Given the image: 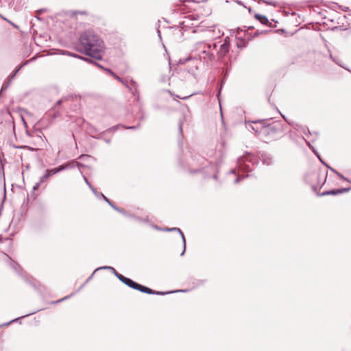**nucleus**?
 I'll list each match as a JSON object with an SVG mask.
<instances>
[{
  "label": "nucleus",
  "mask_w": 351,
  "mask_h": 351,
  "mask_svg": "<svg viewBox=\"0 0 351 351\" xmlns=\"http://www.w3.org/2000/svg\"><path fill=\"white\" fill-rule=\"evenodd\" d=\"M69 167V165H62L58 167L59 171H62Z\"/></svg>",
  "instance_id": "obj_20"
},
{
  "label": "nucleus",
  "mask_w": 351,
  "mask_h": 351,
  "mask_svg": "<svg viewBox=\"0 0 351 351\" xmlns=\"http://www.w3.org/2000/svg\"><path fill=\"white\" fill-rule=\"evenodd\" d=\"M84 180L85 181V182L86 183V184L89 186V188L91 189V191L95 194L97 195V192H96V190L92 186V185L90 184V183L88 182V179L86 178V177L84 176Z\"/></svg>",
  "instance_id": "obj_16"
},
{
  "label": "nucleus",
  "mask_w": 351,
  "mask_h": 351,
  "mask_svg": "<svg viewBox=\"0 0 351 351\" xmlns=\"http://www.w3.org/2000/svg\"><path fill=\"white\" fill-rule=\"evenodd\" d=\"M49 178V176L45 173L43 176L40 178L39 182L36 183L35 185L33 186V190L36 191L40 186V185Z\"/></svg>",
  "instance_id": "obj_10"
},
{
  "label": "nucleus",
  "mask_w": 351,
  "mask_h": 351,
  "mask_svg": "<svg viewBox=\"0 0 351 351\" xmlns=\"http://www.w3.org/2000/svg\"><path fill=\"white\" fill-rule=\"evenodd\" d=\"M230 49V43L226 39H225L224 43L221 45L219 51H217V56L219 59L223 58L229 51Z\"/></svg>",
  "instance_id": "obj_5"
},
{
  "label": "nucleus",
  "mask_w": 351,
  "mask_h": 351,
  "mask_svg": "<svg viewBox=\"0 0 351 351\" xmlns=\"http://www.w3.org/2000/svg\"><path fill=\"white\" fill-rule=\"evenodd\" d=\"M350 189L351 188H348V189L343 188V189H341L331 190V191L324 192L322 194V195H338V194H341V193H345V192H348V191H349L350 190Z\"/></svg>",
  "instance_id": "obj_8"
},
{
  "label": "nucleus",
  "mask_w": 351,
  "mask_h": 351,
  "mask_svg": "<svg viewBox=\"0 0 351 351\" xmlns=\"http://www.w3.org/2000/svg\"><path fill=\"white\" fill-rule=\"evenodd\" d=\"M108 204L113 208L115 206L110 201Z\"/></svg>",
  "instance_id": "obj_34"
},
{
  "label": "nucleus",
  "mask_w": 351,
  "mask_h": 351,
  "mask_svg": "<svg viewBox=\"0 0 351 351\" xmlns=\"http://www.w3.org/2000/svg\"><path fill=\"white\" fill-rule=\"evenodd\" d=\"M213 28L215 27H210L208 29H205L202 32L201 38L204 39V41H208L213 40L215 38H219L220 36V31L218 30L217 33H215V31Z\"/></svg>",
  "instance_id": "obj_4"
},
{
  "label": "nucleus",
  "mask_w": 351,
  "mask_h": 351,
  "mask_svg": "<svg viewBox=\"0 0 351 351\" xmlns=\"http://www.w3.org/2000/svg\"><path fill=\"white\" fill-rule=\"evenodd\" d=\"M179 129L181 132H182V124L181 123H180V125H179Z\"/></svg>",
  "instance_id": "obj_40"
},
{
  "label": "nucleus",
  "mask_w": 351,
  "mask_h": 351,
  "mask_svg": "<svg viewBox=\"0 0 351 351\" xmlns=\"http://www.w3.org/2000/svg\"><path fill=\"white\" fill-rule=\"evenodd\" d=\"M117 211H118V212H119V213H121L125 214V211H124V210H123V209H122V208H119Z\"/></svg>",
  "instance_id": "obj_31"
},
{
  "label": "nucleus",
  "mask_w": 351,
  "mask_h": 351,
  "mask_svg": "<svg viewBox=\"0 0 351 351\" xmlns=\"http://www.w3.org/2000/svg\"><path fill=\"white\" fill-rule=\"evenodd\" d=\"M192 95H193V94H191V95H189L188 96H184V97H180L179 95H176V97H178V98H180L181 99L186 100V99H187L188 98H189Z\"/></svg>",
  "instance_id": "obj_21"
},
{
  "label": "nucleus",
  "mask_w": 351,
  "mask_h": 351,
  "mask_svg": "<svg viewBox=\"0 0 351 351\" xmlns=\"http://www.w3.org/2000/svg\"><path fill=\"white\" fill-rule=\"evenodd\" d=\"M51 171H52V173H54V174H56V173H57L60 172V171H59V168H58V167H57V168H54V169H51Z\"/></svg>",
  "instance_id": "obj_24"
},
{
  "label": "nucleus",
  "mask_w": 351,
  "mask_h": 351,
  "mask_svg": "<svg viewBox=\"0 0 351 351\" xmlns=\"http://www.w3.org/2000/svg\"><path fill=\"white\" fill-rule=\"evenodd\" d=\"M256 19H257L262 24L266 25L268 23L269 21L265 16L256 14L255 15Z\"/></svg>",
  "instance_id": "obj_11"
},
{
  "label": "nucleus",
  "mask_w": 351,
  "mask_h": 351,
  "mask_svg": "<svg viewBox=\"0 0 351 351\" xmlns=\"http://www.w3.org/2000/svg\"><path fill=\"white\" fill-rule=\"evenodd\" d=\"M61 102H62V99L58 100V101H57V104H60Z\"/></svg>",
  "instance_id": "obj_43"
},
{
  "label": "nucleus",
  "mask_w": 351,
  "mask_h": 351,
  "mask_svg": "<svg viewBox=\"0 0 351 351\" xmlns=\"http://www.w3.org/2000/svg\"><path fill=\"white\" fill-rule=\"evenodd\" d=\"M263 162L265 165H269L272 163V158L269 156H263Z\"/></svg>",
  "instance_id": "obj_12"
},
{
  "label": "nucleus",
  "mask_w": 351,
  "mask_h": 351,
  "mask_svg": "<svg viewBox=\"0 0 351 351\" xmlns=\"http://www.w3.org/2000/svg\"><path fill=\"white\" fill-rule=\"evenodd\" d=\"M109 73H110V75H112V76H114L118 81H119L120 82L123 83V84H125L124 81L120 77H119L118 75H117L114 73H113L112 71H110V69H107L106 70Z\"/></svg>",
  "instance_id": "obj_15"
},
{
  "label": "nucleus",
  "mask_w": 351,
  "mask_h": 351,
  "mask_svg": "<svg viewBox=\"0 0 351 351\" xmlns=\"http://www.w3.org/2000/svg\"><path fill=\"white\" fill-rule=\"evenodd\" d=\"M23 66V65H21L20 66L19 68H17L14 73L12 75V76L10 77V82L12 81V80L15 77V75H16V73L21 70V69Z\"/></svg>",
  "instance_id": "obj_18"
},
{
  "label": "nucleus",
  "mask_w": 351,
  "mask_h": 351,
  "mask_svg": "<svg viewBox=\"0 0 351 351\" xmlns=\"http://www.w3.org/2000/svg\"><path fill=\"white\" fill-rule=\"evenodd\" d=\"M118 208H118V207H117V206H114V210H118Z\"/></svg>",
  "instance_id": "obj_45"
},
{
  "label": "nucleus",
  "mask_w": 351,
  "mask_h": 351,
  "mask_svg": "<svg viewBox=\"0 0 351 351\" xmlns=\"http://www.w3.org/2000/svg\"><path fill=\"white\" fill-rule=\"evenodd\" d=\"M51 171H52V173H54V174H56V173H57L60 172V171H59V168H58V167H57V168H54V169H51Z\"/></svg>",
  "instance_id": "obj_23"
},
{
  "label": "nucleus",
  "mask_w": 351,
  "mask_h": 351,
  "mask_svg": "<svg viewBox=\"0 0 351 351\" xmlns=\"http://www.w3.org/2000/svg\"><path fill=\"white\" fill-rule=\"evenodd\" d=\"M23 66V65H21L20 66L19 68H17L14 73L12 75V76L10 77V82L12 81V80L15 77V75H16V73L21 70V69Z\"/></svg>",
  "instance_id": "obj_17"
},
{
  "label": "nucleus",
  "mask_w": 351,
  "mask_h": 351,
  "mask_svg": "<svg viewBox=\"0 0 351 351\" xmlns=\"http://www.w3.org/2000/svg\"><path fill=\"white\" fill-rule=\"evenodd\" d=\"M330 57L335 62L341 66L337 58H334L332 54H330Z\"/></svg>",
  "instance_id": "obj_22"
},
{
  "label": "nucleus",
  "mask_w": 351,
  "mask_h": 351,
  "mask_svg": "<svg viewBox=\"0 0 351 351\" xmlns=\"http://www.w3.org/2000/svg\"><path fill=\"white\" fill-rule=\"evenodd\" d=\"M101 195L102 196V197L104 199V200L108 203L110 202V200L105 196L103 194H101Z\"/></svg>",
  "instance_id": "obj_30"
},
{
  "label": "nucleus",
  "mask_w": 351,
  "mask_h": 351,
  "mask_svg": "<svg viewBox=\"0 0 351 351\" xmlns=\"http://www.w3.org/2000/svg\"><path fill=\"white\" fill-rule=\"evenodd\" d=\"M258 1H262L267 5H272L274 7H276L278 5V3L276 1L271 0H258Z\"/></svg>",
  "instance_id": "obj_13"
},
{
  "label": "nucleus",
  "mask_w": 351,
  "mask_h": 351,
  "mask_svg": "<svg viewBox=\"0 0 351 351\" xmlns=\"http://www.w3.org/2000/svg\"><path fill=\"white\" fill-rule=\"evenodd\" d=\"M45 173L47 174L49 176V177L54 175V173H52V171H51V169H47L45 171Z\"/></svg>",
  "instance_id": "obj_25"
},
{
  "label": "nucleus",
  "mask_w": 351,
  "mask_h": 351,
  "mask_svg": "<svg viewBox=\"0 0 351 351\" xmlns=\"http://www.w3.org/2000/svg\"><path fill=\"white\" fill-rule=\"evenodd\" d=\"M130 83H131V85H132V87H129L127 84H125V86L129 88L130 91L134 96L137 97V99H138L139 95H138V90H137L136 83L135 82H134L133 80H131Z\"/></svg>",
  "instance_id": "obj_9"
},
{
  "label": "nucleus",
  "mask_w": 351,
  "mask_h": 351,
  "mask_svg": "<svg viewBox=\"0 0 351 351\" xmlns=\"http://www.w3.org/2000/svg\"><path fill=\"white\" fill-rule=\"evenodd\" d=\"M231 173H234V170H232Z\"/></svg>",
  "instance_id": "obj_47"
},
{
  "label": "nucleus",
  "mask_w": 351,
  "mask_h": 351,
  "mask_svg": "<svg viewBox=\"0 0 351 351\" xmlns=\"http://www.w3.org/2000/svg\"><path fill=\"white\" fill-rule=\"evenodd\" d=\"M69 297H70V296L64 297V298H63L62 299H61V300H58L57 302H60V301H63V300H64L67 299V298H69Z\"/></svg>",
  "instance_id": "obj_32"
},
{
  "label": "nucleus",
  "mask_w": 351,
  "mask_h": 351,
  "mask_svg": "<svg viewBox=\"0 0 351 351\" xmlns=\"http://www.w3.org/2000/svg\"><path fill=\"white\" fill-rule=\"evenodd\" d=\"M116 276L118 278V279H119L121 281H122L123 278L125 277L123 276V275L120 274H116Z\"/></svg>",
  "instance_id": "obj_27"
},
{
  "label": "nucleus",
  "mask_w": 351,
  "mask_h": 351,
  "mask_svg": "<svg viewBox=\"0 0 351 351\" xmlns=\"http://www.w3.org/2000/svg\"><path fill=\"white\" fill-rule=\"evenodd\" d=\"M28 62H30V60H28V61L25 62L23 65L24 66V65L27 64L28 63Z\"/></svg>",
  "instance_id": "obj_42"
},
{
  "label": "nucleus",
  "mask_w": 351,
  "mask_h": 351,
  "mask_svg": "<svg viewBox=\"0 0 351 351\" xmlns=\"http://www.w3.org/2000/svg\"><path fill=\"white\" fill-rule=\"evenodd\" d=\"M178 291H176V292H177ZM171 293H175V291H173Z\"/></svg>",
  "instance_id": "obj_49"
},
{
  "label": "nucleus",
  "mask_w": 351,
  "mask_h": 351,
  "mask_svg": "<svg viewBox=\"0 0 351 351\" xmlns=\"http://www.w3.org/2000/svg\"><path fill=\"white\" fill-rule=\"evenodd\" d=\"M336 174L341 179H343V180H346L347 182H350V180L345 178L341 173H339V172H336Z\"/></svg>",
  "instance_id": "obj_19"
},
{
  "label": "nucleus",
  "mask_w": 351,
  "mask_h": 351,
  "mask_svg": "<svg viewBox=\"0 0 351 351\" xmlns=\"http://www.w3.org/2000/svg\"><path fill=\"white\" fill-rule=\"evenodd\" d=\"M129 278H126V277H124L122 280V282L124 283L125 285V283H127V282L128 281Z\"/></svg>",
  "instance_id": "obj_29"
},
{
  "label": "nucleus",
  "mask_w": 351,
  "mask_h": 351,
  "mask_svg": "<svg viewBox=\"0 0 351 351\" xmlns=\"http://www.w3.org/2000/svg\"><path fill=\"white\" fill-rule=\"evenodd\" d=\"M136 128H137L136 126H131V127H128L127 128L128 129H135Z\"/></svg>",
  "instance_id": "obj_37"
},
{
  "label": "nucleus",
  "mask_w": 351,
  "mask_h": 351,
  "mask_svg": "<svg viewBox=\"0 0 351 351\" xmlns=\"http://www.w3.org/2000/svg\"><path fill=\"white\" fill-rule=\"evenodd\" d=\"M330 169L331 171H332V172H334L335 173H336V172H337L335 169H332L331 167H330Z\"/></svg>",
  "instance_id": "obj_38"
},
{
  "label": "nucleus",
  "mask_w": 351,
  "mask_h": 351,
  "mask_svg": "<svg viewBox=\"0 0 351 351\" xmlns=\"http://www.w3.org/2000/svg\"><path fill=\"white\" fill-rule=\"evenodd\" d=\"M16 266H18V265H17V264H16V263H15V264L13 265V268H14V269L17 271Z\"/></svg>",
  "instance_id": "obj_36"
},
{
  "label": "nucleus",
  "mask_w": 351,
  "mask_h": 351,
  "mask_svg": "<svg viewBox=\"0 0 351 351\" xmlns=\"http://www.w3.org/2000/svg\"><path fill=\"white\" fill-rule=\"evenodd\" d=\"M165 231H177L180 233L181 237H182V242H183V247H184V250L182 252V253L181 254V255H184V252H185V250H186V239H185V237L182 233V232L180 230V229L178 228H166L164 230Z\"/></svg>",
  "instance_id": "obj_7"
},
{
  "label": "nucleus",
  "mask_w": 351,
  "mask_h": 351,
  "mask_svg": "<svg viewBox=\"0 0 351 351\" xmlns=\"http://www.w3.org/2000/svg\"><path fill=\"white\" fill-rule=\"evenodd\" d=\"M318 158L319 159V160L323 163L325 165H326V164H325V162L322 160V158L318 156Z\"/></svg>",
  "instance_id": "obj_39"
},
{
  "label": "nucleus",
  "mask_w": 351,
  "mask_h": 351,
  "mask_svg": "<svg viewBox=\"0 0 351 351\" xmlns=\"http://www.w3.org/2000/svg\"><path fill=\"white\" fill-rule=\"evenodd\" d=\"M32 313H29V314L25 315H24V316H22V317H24L27 316V315H31V314H32Z\"/></svg>",
  "instance_id": "obj_44"
},
{
  "label": "nucleus",
  "mask_w": 351,
  "mask_h": 351,
  "mask_svg": "<svg viewBox=\"0 0 351 351\" xmlns=\"http://www.w3.org/2000/svg\"><path fill=\"white\" fill-rule=\"evenodd\" d=\"M9 86V83L6 84H3L1 87V92L4 90H6L8 88Z\"/></svg>",
  "instance_id": "obj_26"
},
{
  "label": "nucleus",
  "mask_w": 351,
  "mask_h": 351,
  "mask_svg": "<svg viewBox=\"0 0 351 351\" xmlns=\"http://www.w3.org/2000/svg\"><path fill=\"white\" fill-rule=\"evenodd\" d=\"M108 204L113 208L115 206L110 201Z\"/></svg>",
  "instance_id": "obj_33"
},
{
  "label": "nucleus",
  "mask_w": 351,
  "mask_h": 351,
  "mask_svg": "<svg viewBox=\"0 0 351 351\" xmlns=\"http://www.w3.org/2000/svg\"><path fill=\"white\" fill-rule=\"evenodd\" d=\"M246 161H250V156H243L238 159V167L241 171H248L249 166L244 164Z\"/></svg>",
  "instance_id": "obj_6"
},
{
  "label": "nucleus",
  "mask_w": 351,
  "mask_h": 351,
  "mask_svg": "<svg viewBox=\"0 0 351 351\" xmlns=\"http://www.w3.org/2000/svg\"><path fill=\"white\" fill-rule=\"evenodd\" d=\"M80 45L86 55L101 60L104 53V43L99 36L90 31L84 32L80 36Z\"/></svg>",
  "instance_id": "obj_1"
},
{
  "label": "nucleus",
  "mask_w": 351,
  "mask_h": 351,
  "mask_svg": "<svg viewBox=\"0 0 351 351\" xmlns=\"http://www.w3.org/2000/svg\"><path fill=\"white\" fill-rule=\"evenodd\" d=\"M268 130H269V128H264V129H263V130H264L263 132H267V131Z\"/></svg>",
  "instance_id": "obj_41"
},
{
  "label": "nucleus",
  "mask_w": 351,
  "mask_h": 351,
  "mask_svg": "<svg viewBox=\"0 0 351 351\" xmlns=\"http://www.w3.org/2000/svg\"><path fill=\"white\" fill-rule=\"evenodd\" d=\"M244 177H238L237 179H235L234 180V183L237 184L238 183L241 179H243Z\"/></svg>",
  "instance_id": "obj_28"
},
{
  "label": "nucleus",
  "mask_w": 351,
  "mask_h": 351,
  "mask_svg": "<svg viewBox=\"0 0 351 351\" xmlns=\"http://www.w3.org/2000/svg\"><path fill=\"white\" fill-rule=\"evenodd\" d=\"M154 228H155L156 229H158V228L156 226H154Z\"/></svg>",
  "instance_id": "obj_48"
},
{
  "label": "nucleus",
  "mask_w": 351,
  "mask_h": 351,
  "mask_svg": "<svg viewBox=\"0 0 351 351\" xmlns=\"http://www.w3.org/2000/svg\"><path fill=\"white\" fill-rule=\"evenodd\" d=\"M125 285L134 289H136V290H138V291H140L141 292L148 293V294L164 295L166 293L164 292L154 291L148 287H146L145 286H143L140 284H138V283L134 282L133 280H132L130 278H129L128 281L127 282V283H125Z\"/></svg>",
  "instance_id": "obj_3"
},
{
  "label": "nucleus",
  "mask_w": 351,
  "mask_h": 351,
  "mask_svg": "<svg viewBox=\"0 0 351 351\" xmlns=\"http://www.w3.org/2000/svg\"><path fill=\"white\" fill-rule=\"evenodd\" d=\"M215 43L211 45L205 41H199L195 44L193 51L197 53L201 60L211 62L215 60Z\"/></svg>",
  "instance_id": "obj_2"
},
{
  "label": "nucleus",
  "mask_w": 351,
  "mask_h": 351,
  "mask_svg": "<svg viewBox=\"0 0 351 351\" xmlns=\"http://www.w3.org/2000/svg\"><path fill=\"white\" fill-rule=\"evenodd\" d=\"M99 269H108V270H110L115 276H116V274H118L117 272V271L114 269V268H113L112 267H110V266L101 267L99 268H97L95 271L99 270Z\"/></svg>",
  "instance_id": "obj_14"
},
{
  "label": "nucleus",
  "mask_w": 351,
  "mask_h": 351,
  "mask_svg": "<svg viewBox=\"0 0 351 351\" xmlns=\"http://www.w3.org/2000/svg\"><path fill=\"white\" fill-rule=\"evenodd\" d=\"M108 204L113 208L115 206L110 201Z\"/></svg>",
  "instance_id": "obj_35"
},
{
  "label": "nucleus",
  "mask_w": 351,
  "mask_h": 351,
  "mask_svg": "<svg viewBox=\"0 0 351 351\" xmlns=\"http://www.w3.org/2000/svg\"><path fill=\"white\" fill-rule=\"evenodd\" d=\"M16 319H12L10 322H14V321H16Z\"/></svg>",
  "instance_id": "obj_46"
}]
</instances>
